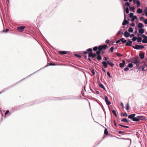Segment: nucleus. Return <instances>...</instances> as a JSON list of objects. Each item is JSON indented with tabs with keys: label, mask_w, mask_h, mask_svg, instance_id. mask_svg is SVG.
Returning a JSON list of instances; mask_svg holds the SVG:
<instances>
[{
	"label": "nucleus",
	"mask_w": 147,
	"mask_h": 147,
	"mask_svg": "<svg viewBox=\"0 0 147 147\" xmlns=\"http://www.w3.org/2000/svg\"><path fill=\"white\" fill-rule=\"evenodd\" d=\"M138 118L139 119V121L140 120H144L145 119V118L144 116H138Z\"/></svg>",
	"instance_id": "f8f14e48"
},
{
	"label": "nucleus",
	"mask_w": 147,
	"mask_h": 147,
	"mask_svg": "<svg viewBox=\"0 0 147 147\" xmlns=\"http://www.w3.org/2000/svg\"><path fill=\"white\" fill-rule=\"evenodd\" d=\"M130 25L131 26H134L135 25V24L134 23L132 22L130 24Z\"/></svg>",
	"instance_id": "6e6d98bb"
},
{
	"label": "nucleus",
	"mask_w": 147,
	"mask_h": 147,
	"mask_svg": "<svg viewBox=\"0 0 147 147\" xmlns=\"http://www.w3.org/2000/svg\"><path fill=\"white\" fill-rule=\"evenodd\" d=\"M132 62L136 65H138L140 63V60L138 58L134 57L132 59Z\"/></svg>",
	"instance_id": "f257e3e1"
},
{
	"label": "nucleus",
	"mask_w": 147,
	"mask_h": 147,
	"mask_svg": "<svg viewBox=\"0 0 147 147\" xmlns=\"http://www.w3.org/2000/svg\"><path fill=\"white\" fill-rule=\"evenodd\" d=\"M9 31V29L7 28L6 29L5 31L4 30H3V32H5L6 33Z\"/></svg>",
	"instance_id": "052dcab7"
},
{
	"label": "nucleus",
	"mask_w": 147,
	"mask_h": 147,
	"mask_svg": "<svg viewBox=\"0 0 147 147\" xmlns=\"http://www.w3.org/2000/svg\"><path fill=\"white\" fill-rule=\"evenodd\" d=\"M144 11L145 13H147V7L144 9Z\"/></svg>",
	"instance_id": "5fc2aeb1"
},
{
	"label": "nucleus",
	"mask_w": 147,
	"mask_h": 147,
	"mask_svg": "<svg viewBox=\"0 0 147 147\" xmlns=\"http://www.w3.org/2000/svg\"><path fill=\"white\" fill-rule=\"evenodd\" d=\"M46 67V66H45L44 67H43L42 68H44L45 67ZM42 69V68H40V69H39L37 71H35V72H34L33 73H32V74H31L30 75H29V76H31V75L32 74H34V73H36V72H37V71H39L41 69ZM28 77V76H27V77Z\"/></svg>",
	"instance_id": "c85d7f7f"
},
{
	"label": "nucleus",
	"mask_w": 147,
	"mask_h": 147,
	"mask_svg": "<svg viewBox=\"0 0 147 147\" xmlns=\"http://www.w3.org/2000/svg\"><path fill=\"white\" fill-rule=\"evenodd\" d=\"M107 47V45H105L102 46H100L98 47V50L100 51H101L103 49H105Z\"/></svg>",
	"instance_id": "7ed1b4c3"
},
{
	"label": "nucleus",
	"mask_w": 147,
	"mask_h": 147,
	"mask_svg": "<svg viewBox=\"0 0 147 147\" xmlns=\"http://www.w3.org/2000/svg\"><path fill=\"white\" fill-rule=\"evenodd\" d=\"M132 47L135 49L139 50L142 49L144 48V47L143 45H136L135 46H132Z\"/></svg>",
	"instance_id": "f03ea898"
},
{
	"label": "nucleus",
	"mask_w": 147,
	"mask_h": 147,
	"mask_svg": "<svg viewBox=\"0 0 147 147\" xmlns=\"http://www.w3.org/2000/svg\"><path fill=\"white\" fill-rule=\"evenodd\" d=\"M133 66V64L131 63H129L128 65V67L130 68H131Z\"/></svg>",
	"instance_id": "a19ab883"
},
{
	"label": "nucleus",
	"mask_w": 147,
	"mask_h": 147,
	"mask_svg": "<svg viewBox=\"0 0 147 147\" xmlns=\"http://www.w3.org/2000/svg\"><path fill=\"white\" fill-rule=\"evenodd\" d=\"M132 42L129 40H128L127 42H126V45L127 46H131Z\"/></svg>",
	"instance_id": "1a4fd4ad"
},
{
	"label": "nucleus",
	"mask_w": 147,
	"mask_h": 147,
	"mask_svg": "<svg viewBox=\"0 0 147 147\" xmlns=\"http://www.w3.org/2000/svg\"><path fill=\"white\" fill-rule=\"evenodd\" d=\"M91 72L92 73L93 75H94L95 73L94 70V69H92Z\"/></svg>",
	"instance_id": "de8ad7c7"
},
{
	"label": "nucleus",
	"mask_w": 147,
	"mask_h": 147,
	"mask_svg": "<svg viewBox=\"0 0 147 147\" xmlns=\"http://www.w3.org/2000/svg\"><path fill=\"white\" fill-rule=\"evenodd\" d=\"M129 8V10L130 11H132L134 12H135V11H134V10L135 8L134 6L130 7Z\"/></svg>",
	"instance_id": "412c9836"
},
{
	"label": "nucleus",
	"mask_w": 147,
	"mask_h": 147,
	"mask_svg": "<svg viewBox=\"0 0 147 147\" xmlns=\"http://www.w3.org/2000/svg\"><path fill=\"white\" fill-rule=\"evenodd\" d=\"M144 23L146 24H147V19H145L144 20Z\"/></svg>",
	"instance_id": "4d7b16f0"
},
{
	"label": "nucleus",
	"mask_w": 147,
	"mask_h": 147,
	"mask_svg": "<svg viewBox=\"0 0 147 147\" xmlns=\"http://www.w3.org/2000/svg\"><path fill=\"white\" fill-rule=\"evenodd\" d=\"M134 36V34H131V35H130V38H131V37H132Z\"/></svg>",
	"instance_id": "69168bd1"
},
{
	"label": "nucleus",
	"mask_w": 147,
	"mask_h": 147,
	"mask_svg": "<svg viewBox=\"0 0 147 147\" xmlns=\"http://www.w3.org/2000/svg\"><path fill=\"white\" fill-rule=\"evenodd\" d=\"M109 40L107 39L105 41V43H107L109 42Z\"/></svg>",
	"instance_id": "0e129e2a"
},
{
	"label": "nucleus",
	"mask_w": 147,
	"mask_h": 147,
	"mask_svg": "<svg viewBox=\"0 0 147 147\" xmlns=\"http://www.w3.org/2000/svg\"><path fill=\"white\" fill-rule=\"evenodd\" d=\"M121 30H120V31H119L118 32H117V35H119V34L121 33Z\"/></svg>",
	"instance_id": "e2e57ef3"
},
{
	"label": "nucleus",
	"mask_w": 147,
	"mask_h": 147,
	"mask_svg": "<svg viewBox=\"0 0 147 147\" xmlns=\"http://www.w3.org/2000/svg\"><path fill=\"white\" fill-rule=\"evenodd\" d=\"M112 112L115 115V117H117V115L116 114V112L115 110H113L112 111Z\"/></svg>",
	"instance_id": "72a5a7b5"
},
{
	"label": "nucleus",
	"mask_w": 147,
	"mask_h": 147,
	"mask_svg": "<svg viewBox=\"0 0 147 147\" xmlns=\"http://www.w3.org/2000/svg\"><path fill=\"white\" fill-rule=\"evenodd\" d=\"M139 32L141 34H142L144 32V29L143 28H140L139 30Z\"/></svg>",
	"instance_id": "6ab92c4d"
},
{
	"label": "nucleus",
	"mask_w": 147,
	"mask_h": 147,
	"mask_svg": "<svg viewBox=\"0 0 147 147\" xmlns=\"http://www.w3.org/2000/svg\"><path fill=\"white\" fill-rule=\"evenodd\" d=\"M125 132V131H118V133L119 134H120L122 133H124Z\"/></svg>",
	"instance_id": "864d4df0"
},
{
	"label": "nucleus",
	"mask_w": 147,
	"mask_h": 147,
	"mask_svg": "<svg viewBox=\"0 0 147 147\" xmlns=\"http://www.w3.org/2000/svg\"><path fill=\"white\" fill-rule=\"evenodd\" d=\"M125 63V61L124 60H122V63H121L119 64V65L120 67H124V65Z\"/></svg>",
	"instance_id": "9d476101"
},
{
	"label": "nucleus",
	"mask_w": 147,
	"mask_h": 147,
	"mask_svg": "<svg viewBox=\"0 0 147 147\" xmlns=\"http://www.w3.org/2000/svg\"><path fill=\"white\" fill-rule=\"evenodd\" d=\"M136 115V114H133L129 115L128 116V117L131 119L133 121V119H134L135 116Z\"/></svg>",
	"instance_id": "0eeeda50"
},
{
	"label": "nucleus",
	"mask_w": 147,
	"mask_h": 147,
	"mask_svg": "<svg viewBox=\"0 0 147 147\" xmlns=\"http://www.w3.org/2000/svg\"><path fill=\"white\" fill-rule=\"evenodd\" d=\"M59 53L61 54H67V52L65 51H60Z\"/></svg>",
	"instance_id": "bb28decb"
},
{
	"label": "nucleus",
	"mask_w": 147,
	"mask_h": 147,
	"mask_svg": "<svg viewBox=\"0 0 147 147\" xmlns=\"http://www.w3.org/2000/svg\"><path fill=\"white\" fill-rule=\"evenodd\" d=\"M107 64H108L110 66H111V67H113L114 66V64L112 62H111V61H107Z\"/></svg>",
	"instance_id": "dca6fc26"
},
{
	"label": "nucleus",
	"mask_w": 147,
	"mask_h": 147,
	"mask_svg": "<svg viewBox=\"0 0 147 147\" xmlns=\"http://www.w3.org/2000/svg\"><path fill=\"white\" fill-rule=\"evenodd\" d=\"M119 125L121 127H122L126 128H128L129 127L128 126H125V125H121L120 124H119Z\"/></svg>",
	"instance_id": "c9c22d12"
},
{
	"label": "nucleus",
	"mask_w": 147,
	"mask_h": 147,
	"mask_svg": "<svg viewBox=\"0 0 147 147\" xmlns=\"http://www.w3.org/2000/svg\"><path fill=\"white\" fill-rule=\"evenodd\" d=\"M133 121H134L138 122L139 121V119L138 118V116L136 117H134V119H133Z\"/></svg>",
	"instance_id": "a211bd4d"
},
{
	"label": "nucleus",
	"mask_w": 147,
	"mask_h": 147,
	"mask_svg": "<svg viewBox=\"0 0 147 147\" xmlns=\"http://www.w3.org/2000/svg\"><path fill=\"white\" fill-rule=\"evenodd\" d=\"M125 5L127 7H128L130 5V4L128 2H127L126 3H125Z\"/></svg>",
	"instance_id": "79ce46f5"
},
{
	"label": "nucleus",
	"mask_w": 147,
	"mask_h": 147,
	"mask_svg": "<svg viewBox=\"0 0 147 147\" xmlns=\"http://www.w3.org/2000/svg\"><path fill=\"white\" fill-rule=\"evenodd\" d=\"M122 116H123V117H127L128 116V115L125 112L124 113H122Z\"/></svg>",
	"instance_id": "2f4dec72"
},
{
	"label": "nucleus",
	"mask_w": 147,
	"mask_h": 147,
	"mask_svg": "<svg viewBox=\"0 0 147 147\" xmlns=\"http://www.w3.org/2000/svg\"><path fill=\"white\" fill-rule=\"evenodd\" d=\"M136 4H137V7H139L140 5V1L138 0H137L136 1Z\"/></svg>",
	"instance_id": "a878e982"
},
{
	"label": "nucleus",
	"mask_w": 147,
	"mask_h": 147,
	"mask_svg": "<svg viewBox=\"0 0 147 147\" xmlns=\"http://www.w3.org/2000/svg\"><path fill=\"white\" fill-rule=\"evenodd\" d=\"M121 105L122 106V108H123L124 107V106H123V103H122V102L121 103Z\"/></svg>",
	"instance_id": "338daca9"
},
{
	"label": "nucleus",
	"mask_w": 147,
	"mask_h": 147,
	"mask_svg": "<svg viewBox=\"0 0 147 147\" xmlns=\"http://www.w3.org/2000/svg\"><path fill=\"white\" fill-rule=\"evenodd\" d=\"M96 56V53L93 54L92 52L90 53L89 54L88 57H92V58H94Z\"/></svg>",
	"instance_id": "423d86ee"
},
{
	"label": "nucleus",
	"mask_w": 147,
	"mask_h": 147,
	"mask_svg": "<svg viewBox=\"0 0 147 147\" xmlns=\"http://www.w3.org/2000/svg\"><path fill=\"white\" fill-rule=\"evenodd\" d=\"M137 39V37H134L132 38V40L133 42H135Z\"/></svg>",
	"instance_id": "ea45409f"
},
{
	"label": "nucleus",
	"mask_w": 147,
	"mask_h": 147,
	"mask_svg": "<svg viewBox=\"0 0 147 147\" xmlns=\"http://www.w3.org/2000/svg\"><path fill=\"white\" fill-rule=\"evenodd\" d=\"M103 60L106 61H107V58L106 57H104V58L103 59Z\"/></svg>",
	"instance_id": "680f3d73"
},
{
	"label": "nucleus",
	"mask_w": 147,
	"mask_h": 147,
	"mask_svg": "<svg viewBox=\"0 0 147 147\" xmlns=\"http://www.w3.org/2000/svg\"><path fill=\"white\" fill-rule=\"evenodd\" d=\"M121 121L122 122H126L127 123H128L129 122V121L127 120V119L125 118H124L122 119L121 120Z\"/></svg>",
	"instance_id": "f3484780"
},
{
	"label": "nucleus",
	"mask_w": 147,
	"mask_h": 147,
	"mask_svg": "<svg viewBox=\"0 0 147 147\" xmlns=\"http://www.w3.org/2000/svg\"><path fill=\"white\" fill-rule=\"evenodd\" d=\"M125 12L126 13H128L129 12V10L128 8L127 7L125 9Z\"/></svg>",
	"instance_id": "4c0bfd02"
},
{
	"label": "nucleus",
	"mask_w": 147,
	"mask_h": 147,
	"mask_svg": "<svg viewBox=\"0 0 147 147\" xmlns=\"http://www.w3.org/2000/svg\"><path fill=\"white\" fill-rule=\"evenodd\" d=\"M9 112V111L8 110H7L6 111V112L5 113V115H7L8 113Z\"/></svg>",
	"instance_id": "09e8293b"
},
{
	"label": "nucleus",
	"mask_w": 147,
	"mask_h": 147,
	"mask_svg": "<svg viewBox=\"0 0 147 147\" xmlns=\"http://www.w3.org/2000/svg\"><path fill=\"white\" fill-rule=\"evenodd\" d=\"M130 35V34L127 31L124 32V36L126 37H128Z\"/></svg>",
	"instance_id": "9b49d317"
},
{
	"label": "nucleus",
	"mask_w": 147,
	"mask_h": 147,
	"mask_svg": "<svg viewBox=\"0 0 147 147\" xmlns=\"http://www.w3.org/2000/svg\"><path fill=\"white\" fill-rule=\"evenodd\" d=\"M15 85V84H14V85H13V86H11L10 87H9H9H7V88L6 89V90H3V91H1V92L0 94H1V93H2V92H5L6 90H7V89H8L9 88H10V87H12L13 86H14Z\"/></svg>",
	"instance_id": "f704fd0d"
},
{
	"label": "nucleus",
	"mask_w": 147,
	"mask_h": 147,
	"mask_svg": "<svg viewBox=\"0 0 147 147\" xmlns=\"http://www.w3.org/2000/svg\"><path fill=\"white\" fill-rule=\"evenodd\" d=\"M142 37L144 38H146V39H147V36H146L145 35H144V34L142 35Z\"/></svg>",
	"instance_id": "3c124183"
},
{
	"label": "nucleus",
	"mask_w": 147,
	"mask_h": 147,
	"mask_svg": "<svg viewBox=\"0 0 147 147\" xmlns=\"http://www.w3.org/2000/svg\"><path fill=\"white\" fill-rule=\"evenodd\" d=\"M139 56L141 59H143L144 57V53H140Z\"/></svg>",
	"instance_id": "2eb2a0df"
},
{
	"label": "nucleus",
	"mask_w": 147,
	"mask_h": 147,
	"mask_svg": "<svg viewBox=\"0 0 147 147\" xmlns=\"http://www.w3.org/2000/svg\"><path fill=\"white\" fill-rule=\"evenodd\" d=\"M142 38L141 37L139 36L137 39V42H142Z\"/></svg>",
	"instance_id": "aec40b11"
},
{
	"label": "nucleus",
	"mask_w": 147,
	"mask_h": 147,
	"mask_svg": "<svg viewBox=\"0 0 147 147\" xmlns=\"http://www.w3.org/2000/svg\"><path fill=\"white\" fill-rule=\"evenodd\" d=\"M116 55L118 56V57H121V56L122 55L120 53H116Z\"/></svg>",
	"instance_id": "c03bdc74"
},
{
	"label": "nucleus",
	"mask_w": 147,
	"mask_h": 147,
	"mask_svg": "<svg viewBox=\"0 0 147 147\" xmlns=\"http://www.w3.org/2000/svg\"><path fill=\"white\" fill-rule=\"evenodd\" d=\"M137 12L138 13L140 14L142 12V11L140 8H138L137 10Z\"/></svg>",
	"instance_id": "b1692460"
},
{
	"label": "nucleus",
	"mask_w": 147,
	"mask_h": 147,
	"mask_svg": "<svg viewBox=\"0 0 147 147\" xmlns=\"http://www.w3.org/2000/svg\"><path fill=\"white\" fill-rule=\"evenodd\" d=\"M107 75L109 76V77L110 78H111V76L110 74V73H109V71H107Z\"/></svg>",
	"instance_id": "603ef678"
},
{
	"label": "nucleus",
	"mask_w": 147,
	"mask_h": 147,
	"mask_svg": "<svg viewBox=\"0 0 147 147\" xmlns=\"http://www.w3.org/2000/svg\"><path fill=\"white\" fill-rule=\"evenodd\" d=\"M142 42L144 43H146L147 42V39L144 38L142 40Z\"/></svg>",
	"instance_id": "c756f323"
},
{
	"label": "nucleus",
	"mask_w": 147,
	"mask_h": 147,
	"mask_svg": "<svg viewBox=\"0 0 147 147\" xmlns=\"http://www.w3.org/2000/svg\"><path fill=\"white\" fill-rule=\"evenodd\" d=\"M99 86L100 87L103 88L105 90H106L105 88L102 84V83H100L99 84Z\"/></svg>",
	"instance_id": "4be33fe9"
},
{
	"label": "nucleus",
	"mask_w": 147,
	"mask_h": 147,
	"mask_svg": "<svg viewBox=\"0 0 147 147\" xmlns=\"http://www.w3.org/2000/svg\"><path fill=\"white\" fill-rule=\"evenodd\" d=\"M87 51H90L91 52H92V49H91V48H89V49H88L87 50Z\"/></svg>",
	"instance_id": "13d9d810"
},
{
	"label": "nucleus",
	"mask_w": 147,
	"mask_h": 147,
	"mask_svg": "<svg viewBox=\"0 0 147 147\" xmlns=\"http://www.w3.org/2000/svg\"><path fill=\"white\" fill-rule=\"evenodd\" d=\"M129 109V103H128L126 106V109L127 110H128Z\"/></svg>",
	"instance_id": "473e14b6"
},
{
	"label": "nucleus",
	"mask_w": 147,
	"mask_h": 147,
	"mask_svg": "<svg viewBox=\"0 0 147 147\" xmlns=\"http://www.w3.org/2000/svg\"><path fill=\"white\" fill-rule=\"evenodd\" d=\"M143 26V25L141 23H139L138 24V27L139 28H142Z\"/></svg>",
	"instance_id": "4468645a"
},
{
	"label": "nucleus",
	"mask_w": 147,
	"mask_h": 147,
	"mask_svg": "<svg viewBox=\"0 0 147 147\" xmlns=\"http://www.w3.org/2000/svg\"><path fill=\"white\" fill-rule=\"evenodd\" d=\"M144 19V17H140V20L141 21H142Z\"/></svg>",
	"instance_id": "bf43d9fd"
},
{
	"label": "nucleus",
	"mask_w": 147,
	"mask_h": 147,
	"mask_svg": "<svg viewBox=\"0 0 147 147\" xmlns=\"http://www.w3.org/2000/svg\"><path fill=\"white\" fill-rule=\"evenodd\" d=\"M100 53L101 51H100L98 50V51L96 52V55H99L100 54Z\"/></svg>",
	"instance_id": "49530a36"
},
{
	"label": "nucleus",
	"mask_w": 147,
	"mask_h": 147,
	"mask_svg": "<svg viewBox=\"0 0 147 147\" xmlns=\"http://www.w3.org/2000/svg\"><path fill=\"white\" fill-rule=\"evenodd\" d=\"M97 59L98 60H100L102 59V57L101 56L99 55H97Z\"/></svg>",
	"instance_id": "e433bc0d"
},
{
	"label": "nucleus",
	"mask_w": 147,
	"mask_h": 147,
	"mask_svg": "<svg viewBox=\"0 0 147 147\" xmlns=\"http://www.w3.org/2000/svg\"><path fill=\"white\" fill-rule=\"evenodd\" d=\"M108 132L107 131V130L106 128H105L104 131V134L106 135H108Z\"/></svg>",
	"instance_id": "cd10ccee"
},
{
	"label": "nucleus",
	"mask_w": 147,
	"mask_h": 147,
	"mask_svg": "<svg viewBox=\"0 0 147 147\" xmlns=\"http://www.w3.org/2000/svg\"><path fill=\"white\" fill-rule=\"evenodd\" d=\"M128 30L130 32H132L133 31V30L131 27H129Z\"/></svg>",
	"instance_id": "7c9ffc66"
},
{
	"label": "nucleus",
	"mask_w": 147,
	"mask_h": 147,
	"mask_svg": "<svg viewBox=\"0 0 147 147\" xmlns=\"http://www.w3.org/2000/svg\"><path fill=\"white\" fill-rule=\"evenodd\" d=\"M25 27L24 26H22L18 27V30L20 32H22V31L25 28Z\"/></svg>",
	"instance_id": "39448f33"
},
{
	"label": "nucleus",
	"mask_w": 147,
	"mask_h": 147,
	"mask_svg": "<svg viewBox=\"0 0 147 147\" xmlns=\"http://www.w3.org/2000/svg\"><path fill=\"white\" fill-rule=\"evenodd\" d=\"M129 70V68L128 67H127L124 69V70L125 71H126Z\"/></svg>",
	"instance_id": "8fccbe9b"
},
{
	"label": "nucleus",
	"mask_w": 147,
	"mask_h": 147,
	"mask_svg": "<svg viewBox=\"0 0 147 147\" xmlns=\"http://www.w3.org/2000/svg\"><path fill=\"white\" fill-rule=\"evenodd\" d=\"M120 41H121L123 43H124L127 42V40H124L123 38H121L120 39Z\"/></svg>",
	"instance_id": "393cba45"
},
{
	"label": "nucleus",
	"mask_w": 147,
	"mask_h": 147,
	"mask_svg": "<svg viewBox=\"0 0 147 147\" xmlns=\"http://www.w3.org/2000/svg\"><path fill=\"white\" fill-rule=\"evenodd\" d=\"M102 63L104 68H106L107 67V62H106L105 61H104L102 62Z\"/></svg>",
	"instance_id": "ddd939ff"
},
{
	"label": "nucleus",
	"mask_w": 147,
	"mask_h": 147,
	"mask_svg": "<svg viewBox=\"0 0 147 147\" xmlns=\"http://www.w3.org/2000/svg\"><path fill=\"white\" fill-rule=\"evenodd\" d=\"M105 100L107 105H109L111 104V103L108 100V97L107 96H105Z\"/></svg>",
	"instance_id": "20e7f679"
},
{
	"label": "nucleus",
	"mask_w": 147,
	"mask_h": 147,
	"mask_svg": "<svg viewBox=\"0 0 147 147\" xmlns=\"http://www.w3.org/2000/svg\"><path fill=\"white\" fill-rule=\"evenodd\" d=\"M75 55L76 56H77V57H80V55H77V54H75Z\"/></svg>",
	"instance_id": "774afa93"
},
{
	"label": "nucleus",
	"mask_w": 147,
	"mask_h": 147,
	"mask_svg": "<svg viewBox=\"0 0 147 147\" xmlns=\"http://www.w3.org/2000/svg\"><path fill=\"white\" fill-rule=\"evenodd\" d=\"M109 50L111 52H113L114 50V47H111Z\"/></svg>",
	"instance_id": "a18cd8bd"
},
{
	"label": "nucleus",
	"mask_w": 147,
	"mask_h": 147,
	"mask_svg": "<svg viewBox=\"0 0 147 147\" xmlns=\"http://www.w3.org/2000/svg\"><path fill=\"white\" fill-rule=\"evenodd\" d=\"M129 23V22L126 20H125V16H124V20L123 21L122 23V25L123 26L126 25V24H128Z\"/></svg>",
	"instance_id": "6e6552de"
},
{
	"label": "nucleus",
	"mask_w": 147,
	"mask_h": 147,
	"mask_svg": "<svg viewBox=\"0 0 147 147\" xmlns=\"http://www.w3.org/2000/svg\"><path fill=\"white\" fill-rule=\"evenodd\" d=\"M134 16V13H129V16L130 18H131L133 17Z\"/></svg>",
	"instance_id": "58836bf2"
},
{
	"label": "nucleus",
	"mask_w": 147,
	"mask_h": 147,
	"mask_svg": "<svg viewBox=\"0 0 147 147\" xmlns=\"http://www.w3.org/2000/svg\"><path fill=\"white\" fill-rule=\"evenodd\" d=\"M132 18L131 19V21L132 22H134L135 19H137V16H134L133 17L131 18Z\"/></svg>",
	"instance_id": "5701e85b"
},
{
	"label": "nucleus",
	"mask_w": 147,
	"mask_h": 147,
	"mask_svg": "<svg viewBox=\"0 0 147 147\" xmlns=\"http://www.w3.org/2000/svg\"><path fill=\"white\" fill-rule=\"evenodd\" d=\"M98 49V48L97 47H95L93 48V50L94 51H96Z\"/></svg>",
	"instance_id": "37998d69"
}]
</instances>
